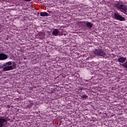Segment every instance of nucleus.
Here are the masks:
<instances>
[{
  "instance_id": "9",
  "label": "nucleus",
  "mask_w": 127,
  "mask_h": 127,
  "mask_svg": "<svg viewBox=\"0 0 127 127\" xmlns=\"http://www.w3.org/2000/svg\"><path fill=\"white\" fill-rule=\"evenodd\" d=\"M41 16H49V14L46 12H40Z\"/></svg>"
},
{
  "instance_id": "1",
  "label": "nucleus",
  "mask_w": 127,
  "mask_h": 127,
  "mask_svg": "<svg viewBox=\"0 0 127 127\" xmlns=\"http://www.w3.org/2000/svg\"><path fill=\"white\" fill-rule=\"evenodd\" d=\"M10 65H12V62H8L4 64L3 65L1 66V68H3V71H10V70L14 69V67Z\"/></svg>"
},
{
  "instance_id": "6",
  "label": "nucleus",
  "mask_w": 127,
  "mask_h": 127,
  "mask_svg": "<svg viewBox=\"0 0 127 127\" xmlns=\"http://www.w3.org/2000/svg\"><path fill=\"white\" fill-rule=\"evenodd\" d=\"M7 59V55L3 53L0 54V60H5Z\"/></svg>"
},
{
  "instance_id": "15",
  "label": "nucleus",
  "mask_w": 127,
  "mask_h": 127,
  "mask_svg": "<svg viewBox=\"0 0 127 127\" xmlns=\"http://www.w3.org/2000/svg\"><path fill=\"white\" fill-rule=\"evenodd\" d=\"M26 108L27 109H28V108H32V106H26Z\"/></svg>"
},
{
  "instance_id": "5",
  "label": "nucleus",
  "mask_w": 127,
  "mask_h": 127,
  "mask_svg": "<svg viewBox=\"0 0 127 127\" xmlns=\"http://www.w3.org/2000/svg\"><path fill=\"white\" fill-rule=\"evenodd\" d=\"M114 17L115 19L120 20V21H125V20H126V19H125V18L122 15H120L119 12L115 13L114 14Z\"/></svg>"
},
{
  "instance_id": "8",
  "label": "nucleus",
  "mask_w": 127,
  "mask_h": 127,
  "mask_svg": "<svg viewBox=\"0 0 127 127\" xmlns=\"http://www.w3.org/2000/svg\"><path fill=\"white\" fill-rule=\"evenodd\" d=\"M86 26L88 28H89V29H91V28L93 27V24H92V23L88 21L86 22Z\"/></svg>"
},
{
  "instance_id": "4",
  "label": "nucleus",
  "mask_w": 127,
  "mask_h": 127,
  "mask_svg": "<svg viewBox=\"0 0 127 127\" xmlns=\"http://www.w3.org/2000/svg\"><path fill=\"white\" fill-rule=\"evenodd\" d=\"M7 124V119L0 117V127H5Z\"/></svg>"
},
{
  "instance_id": "7",
  "label": "nucleus",
  "mask_w": 127,
  "mask_h": 127,
  "mask_svg": "<svg viewBox=\"0 0 127 127\" xmlns=\"http://www.w3.org/2000/svg\"><path fill=\"white\" fill-rule=\"evenodd\" d=\"M126 60H127V58L124 57L118 58V62H120V63H125Z\"/></svg>"
},
{
  "instance_id": "14",
  "label": "nucleus",
  "mask_w": 127,
  "mask_h": 127,
  "mask_svg": "<svg viewBox=\"0 0 127 127\" xmlns=\"http://www.w3.org/2000/svg\"><path fill=\"white\" fill-rule=\"evenodd\" d=\"M24 1L29 2L31 1V0H24Z\"/></svg>"
},
{
  "instance_id": "10",
  "label": "nucleus",
  "mask_w": 127,
  "mask_h": 127,
  "mask_svg": "<svg viewBox=\"0 0 127 127\" xmlns=\"http://www.w3.org/2000/svg\"><path fill=\"white\" fill-rule=\"evenodd\" d=\"M59 34V31H58V30L57 29H55L53 31V35H55V36H57Z\"/></svg>"
},
{
  "instance_id": "12",
  "label": "nucleus",
  "mask_w": 127,
  "mask_h": 127,
  "mask_svg": "<svg viewBox=\"0 0 127 127\" xmlns=\"http://www.w3.org/2000/svg\"><path fill=\"white\" fill-rule=\"evenodd\" d=\"M123 67L126 68L127 69V62H126L123 64H122Z\"/></svg>"
},
{
  "instance_id": "11",
  "label": "nucleus",
  "mask_w": 127,
  "mask_h": 127,
  "mask_svg": "<svg viewBox=\"0 0 127 127\" xmlns=\"http://www.w3.org/2000/svg\"><path fill=\"white\" fill-rule=\"evenodd\" d=\"M81 99L84 100V99H87L88 98V95H83L82 96H80Z\"/></svg>"
},
{
  "instance_id": "3",
  "label": "nucleus",
  "mask_w": 127,
  "mask_h": 127,
  "mask_svg": "<svg viewBox=\"0 0 127 127\" xmlns=\"http://www.w3.org/2000/svg\"><path fill=\"white\" fill-rule=\"evenodd\" d=\"M93 52L94 54L100 57H105L106 56V53L103 49H96Z\"/></svg>"
},
{
  "instance_id": "16",
  "label": "nucleus",
  "mask_w": 127,
  "mask_h": 127,
  "mask_svg": "<svg viewBox=\"0 0 127 127\" xmlns=\"http://www.w3.org/2000/svg\"><path fill=\"white\" fill-rule=\"evenodd\" d=\"M83 89H84V87H81V88H80V90H83Z\"/></svg>"
},
{
  "instance_id": "13",
  "label": "nucleus",
  "mask_w": 127,
  "mask_h": 127,
  "mask_svg": "<svg viewBox=\"0 0 127 127\" xmlns=\"http://www.w3.org/2000/svg\"><path fill=\"white\" fill-rule=\"evenodd\" d=\"M11 66H12V67H13V68H14V69H15V66H16V64H15V63L13 62V64Z\"/></svg>"
},
{
  "instance_id": "17",
  "label": "nucleus",
  "mask_w": 127,
  "mask_h": 127,
  "mask_svg": "<svg viewBox=\"0 0 127 127\" xmlns=\"http://www.w3.org/2000/svg\"><path fill=\"white\" fill-rule=\"evenodd\" d=\"M84 85H85V86H87V84H85Z\"/></svg>"
},
{
  "instance_id": "2",
  "label": "nucleus",
  "mask_w": 127,
  "mask_h": 127,
  "mask_svg": "<svg viewBox=\"0 0 127 127\" xmlns=\"http://www.w3.org/2000/svg\"><path fill=\"white\" fill-rule=\"evenodd\" d=\"M115 5L116 8L120 9L122 12L127 11V5H124L122 2L117 1V2L115 3Z\"/></svg>"
}]
</instances>
